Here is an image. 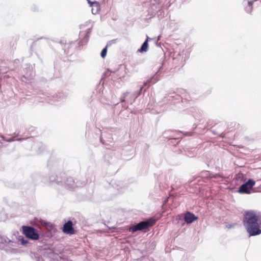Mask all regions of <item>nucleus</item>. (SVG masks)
Wrapping results in <instances>:
<instances>
[{"label": "nucleus", "mask_w": 261, "mask_h": 261, "mask_svg": "<svg viewBox=\"0 0 261 261\" xmlns=\"http://www.w3.org/2000/svg\"><path fill=\"white\" fill-rule=\"evenodd\" d=\"M129 93V92H126L123 93L120 98V101L121 102H124L125 101V98L128 95V94Z\"/></svg>", "instance_id": "6ab92c4d"}, {"label": "nucleus", "mask_w": 261, "mask_h": 261, "mask_svg": "<svg viewBox=\"0 0 261 261\" xmlns=\"http://www.w3.org/2000/svg\"><path fill=\"white\" fill-rule=\"evenodd\" d=\"M59 43L62 44V45H64V46L63 47V49L64 50V52L66 53V54H68L69 53L68 51H66V49L68 48L70 46V44H66L63 41H60L59 42Z\"/></svg>", "instance_id": "aec40b11"}, {"label": "nucleus", "mask_w": 261, "mask_h": 261, "mask_svg": "<svg viewBox=\"0 0 261 261\" xmlns=\"http://www.w3.org/2000/svg\"><path fill=\"white\" fill-rule=\"evenodd\" d=\"M57 97H59V98H60V97H61L60 95H57Z\"/></svg>", "instance_id": "2f4dec72"}, {"label": "nucleus", "mask_w": 261, "mask_h": 261, "mask_svg": "<svg viewBox=\"0 0 261 261\" xmlns=\"http://www.w3.org/2000/svg\"><path fill=\"white\" fill-rule=\"evenodd\" d=\"M108 47H104L101 51L100 56L102 58H105L107 55Z\"/></svg>", "instance_id": "4be33fe9"}, {"label": "nucleus", "mask_w": 261, "mask_h": 261, "mask_svg": "<svg viewBox=\"0 0 261 261\" xmlns=\"http://www.w3.org/2000/svg\"><path fill=\"white\" fill-rule=\"evenodd\" d=\"M90 23V21H87V22H86L84 24H81L80 25V29L81 30H83Z\"/></svg>", "instance_id": "b1692460"}, {"label": "nucleus", "mask_w": 261, "mask_h": 261, "mask_svg": "<svg viewBox=\"0 0 261 261\" xmlns=\"http://www.w3.org/2000/svg\"><path fill=\"white\" fill-rule=\"evenodd\" d=\"M92 29V26L87 29L85 32H84L82 30L80 32L79 42L80 46L84 45L88 42Z\"/></svg>", "instance_id": "0eeeda50"}, {"label": "nucleus", "mask_w": 261, "mask_h": 261, "mask_svg": "<svg viewBox=\"0 0 261 261\" xmlns=\"http://www.w3.org/2000/svg\"><path fill=\"white\" fill-rule=\"evenodd\" d=\"M256 0H254V1H248L247 2V6H246L245 7V11L247 13H251L252 11V9H253V7H252V5H253V2L254 1H256Z\"/></svg>", "instance_id": "2eb2a0df"}, {"label": "nucleus", "mask_w": 261, "mask_h": 261, "mask_svg": "<svg viewBox=\"0 0 261 261\" xmlns=\"http://www.w3.org/2000/svg\"><path fill=\"white\" fill-rule=\"evenodd\" d=\"M109 72H112L113 71H111L109 69H108L107 71L106 72V74L108 75L109 74Z\"/></svg>", "instance_id": "c756f323"}, {"label": "nucleus", "mask_w": 261, "mask_h": 261, "mask_svg": "<svg viewBox=\"0 0 261 261\" xmlns=\"http://www.w3.org/2000/svg\"><path fill=\"white\" fill-rule=\"evenodd\" d=\"M49 180L50 182H55L57 184H62V181L59 179L58 177H55L54 176H50L49 177Z\"/></svg>", "instance_id": "f3484780"}, {"label": "nucleus", "mask_w": 261, "mask_h": 261, "mask_svg": "<svg viewBox=\"0 0 261 261\" xmlns=\"http://www.w3.org/2000/svg\"><path fill=\"white\" fill-rule=\"evenodd\" d=\"M25 139V138H17L16 139V140H17L18 141H21L24 140Z\"/></svg>", "instance_id": "c85d7f7f"}, {"label": "nucleus", "mask_w": 261, "mask_h": 261, "mask_svg": "<svg viewBox=\"0 0 261 261\" xmlns=\"http://www.w3.org/2000/svg\"><path fill=\"white\" fill-rule=\"evenodd\" d=\"M148 43L147 41H145L142 44L141 47L138 49V51L140 53L146 52L148 50Z\"/></svg>", "instance_id": "dca6fc26"}, {"label": "nucleus", "mask_w": 261, "mask_h": 261, "mask_svg": "<svg viewBox=\"0 0 261 261\" xmlns=\"http://www.w3.org/2000/svg\"><path fill=\"white\" fill-rule=\"evenodd\" d=\"M255 184V181L253 179H249L240 187L238 192L242 194H250Z\"/></svg>", "instance_id": "423d86ee"}, {"label": "nucleus", "mask_w": 261, "mask_h": 261, "mask_svg": "<svg viewBox=\"0 0 261 261\" xmlns=\"http://www.w3.org/2000/svg\"><path fill=\"white\" fill-rule=\"evenodd\" d=\"M243 224L249 237L261 234V214L253 211L245 212Z\"/></svg>", "instance_id": "f257e3e1"}, {"label": "nucleus", "mask_w": 261, "mask_h": 261, "mask_svg": "<svg viewBox=\"0 0 261 261\" xmlns=\"http://www.w3.org/2000/svg\"><path fill=\"white\" fill-rule=\"evenodd\" d=\"M151 40H152V38H149L148 36H147L146 39L145 41H147V43H148V41Z\"/></svg>", "instance_id": "cd10ccee"}, {"label": "nucleus", "mask_w": 261, "mask_h": 261, "mask_svg": "<svg viewBox=\"0 0 261 261\" xmlns=\"http://www.w3.org/2000/svg\"><path fill=\"white\" fill-rule=\"evenodd\" d=\"M116 43V40H112L107 42L106 46L109 47L112 44H114Z\"/></svg>", "instance_id": "393cba45"}, {"label": "nucleus", "mask_w": 261, "mask_h": 261, "mask_svg": "<svg viewBox=\"0 0 261 261\" xmlns=\"http://www.w3.org/2000/svg\"><path fill=\"white\" fill-rule=\"evenodd\" d=\"M159 80V77H158L157 72L151 78L147 80L144 83L143 85L140 88L139 92L135 96L133 102L135 100V99L140 95L141 91L143 90V88L145 86H147V88H148L150 84H153L156 83Z\"/></svg>", "instance_id": "6e6552de"}, {"label": "nucleus", "mask_w": 261, "mask_h": 261, "mask_svg": "<svg viewBox=\"0 0 261 261\" xmlns=\"http://www.w3.org/2000/svg\"><path fill=\"white\" fill-rule=\"evenodd\" d=\"M198 219L194 214L187 212L185 214L184 220L188 224H191Z\"/></svg>", "instance_id": "4468645a"}, {"label": "nucleus", "mask_w": 261, "mask_h": 261, "mask_svg": "<svg viewBox=\"0 0 261 261\" xmlns=\"http://www.w3.org/2000/svg\"><path fill=\"white\" fill-rule=\"evenodd\" d=\"M63 232L66 234H73L74 233L75 231L73 227V223L71 220H68L66 222L63 227L62 229Z\"/></svg>", "instance_id": "9b49d317"}, {"label": "nucleus", "mask_w": 261, "mask_h": 261, "mask_svg": "<svg viewBox=\"0 0 261 261\" xmlns=\"http://www.w3.org/2000/svg\"><path fill=\"white\" fill-rule=\"evenodd\" d=\"M65 185L66 187L69 189H73L75 187L81 186L78 182H75L74 179L72 177H69L66 178Z\"/></svg>", "instance_id": "f8f14e48"}, {"label": "nucleus", "mask_w": 261, "mask_h": 261, "mask_svg": "<svg viewBox=\"0 0 261 261\" xmlns=\"http://www.w3.org/2000/svg\"><path fill=\"white\" fill-rule=\"evenodd\" d=\"M64 261H68V260H64Z\"/></svg>", "instance_id": "f704fd0d"}, {"label": "nucleus", "mask_w": 261, "mask_h": 261, "mask_svg": "<svg viewBox=\"0 0 261 261\" xmlns=\"http://www.w3.org/2000/svg\"><path fill=\"white\" fill-rule=\"evenodd\" d=\"M35 76V72L33 70V68L31 66H29L24 69V74L21 77L20 80L22 82H24V80L29 81L33 78Z\"/></svg>", "instance_id": "9d476101"}, {"label": "nucleus", "mask_w": 261, "mask_h": 261, "mask_svg": "<svg viewBox=\"0 0 261 261\" xmlns=\"http://www.w3.org/2000/svg\"><path fill=\"white\" fill-rule=\"evenodd\" d=\"M193 116H194V117H195V118L197 117V116H196V115H193Z\"/></svg>", "instance_id": "473e14b6"}, {"label": "nucleus", "mask_w": 261, "mask_h": 261, "mask_svg": "<svg viewBox=\"0 0 261 261\" xmlns=\"http://www.w3.org/2000/svg\"><path fill=\"white\" fill-rule=\"evenodd\" d=\"M0 137L2 138L3 140H4L8 142H11L14 141L15 140L14 138H10L9 139H6L5 137L3 136L1 134H0Z\"/></svg>", "instance_id": "5701e85b"}, {"label": "nucleus", "mask_w": 261, "mask_h": 261, "mask_svg": "<svg viewBox=\"0 0 261 261\" xmlns=\"http://www.w3.org/2000/svg\"><path fill=\"white\" fill-rule=\"evenodd\" d=\"M18 239L20 241L22 245L28 246V244H29V241L28 240L25 239L22 236H20Z\"/></svg>", "instance_id": "a211bd4d"}, {"label": "nucleus", "mask_w": 261, "mask_h": 261, "mask_svg": "<svg viewBox=\"0 0 261 261\" xmlns=\"http://www.w3.org/2000/svg\"><path fill=\"white\" fill-rule=\"evenodd\" d=\"M43 252L42 250H37L35 252H31L30 257L36 261H44L42 257Z\"/></svg>", "instance_id": "ddd939ff"}, {"label": "nucleus", "mask_w": 261, "mask_h": 261, "mask_svg": "<svg viewBox=\"0 0 261 261\" xmlns=\"http://www.w3.org/2000/svg\"><path fill=\"white\" fill-rule=\"evenodd\" d=\"M181 99L182 98L180 95L174 92L171 94H168L167 96L165 97L163 101L167 103H175L180 101Z\"/></svg>", "instance_id": "1a4fd4ad"}, {"label": "nucleus", "mask_w": 261, "mask_h": 261, "mask_svg": "<svg viewBox=\"0 0 261 261\" xmlns=\"http://www.w3.org/2000/svg\"><path fill=\"white\" fill-rule=\"evenodd\" d=\"M179 138H173V139H172V141H171V143H173V144H177L178 142H179L178 141H177V140Z\"/></svg>", "instance_id": "a878e982"}, {"label": "nucleus", "mask_w": 261, "mask_h": 261, "mask_svg": "<svg viewBox=\"0 0 261 261\" xmlns=\"http://www.w3.org/2000/svg\"><path fill=\"white\" fill-rule=\"evenodd\" d=\"M44 228L42 232L39 233L40 239L42 237H46L50 238L53 237L54 233L55 232V226L49 222H45L44 223Z\"/></svg>", "instance_id": "39448f33"}, {"label": "nucleus", "mask_w": 261, "mask_h": 261, "mask_svg": "<svg viewBox=\"0 0 261 261\" xmlns=\"http://www.w3.org/2000/svg\"><path fill=\"white\" fill-rule=\"evenodd\" d=\"M0 243L5 244L4 249L8 253L15 254L18 251L16 248L18 245L17 241L11 240L6 236H0Z\"/></svg>", "instance_id": "f03ea898"}, {"label": "nucleus", "mask_w": 261, "mask_h": 261, "mask_svg": "<svg viewBox=\"0 0 261 261\" xmlns=\"http://www.w3.org/2000/svg\"><path fill=\"white\" fill-rule=\"evenodd\" d=\"M22 230L23 234L28 239L32 240L40 239V234L37 230L31 226L23 225L22 226Z\"/></svg>", "instance_id": "20e7f679"}, {"label": "nucleus", "mask_w": 261, "mask_h": 261, "mask_svg": "<svg viewBox=\"0 0 261 261\" xmlns=\"http://www.w3.org/2000/svg\"><path fill=\"white\" fill-rule=\"evenodd\" d=\"M122 107L125 108H127L128 107L127 106V107H125V106L122 105Z\"/></svg>", "instance_id": "7c9ffc66"}, {"label": "nucleus", "mask_w": 261, "mask_h": 261, "mask_svg": "<svg viewBox=\"0 0 261 261\" xmlns=\"http://www.w3.org/2000/svg\"><path fill=\"white\" fill-rule=\"evenodd\" d=\"M100 141H101V142L102 144H108V143H107V142H106L103 140V138H102V137L100 138Z\"/></svg>", "instance_id": "bb28decb"}, {"label": "nucleus", "mask_w": 261, "mask_h": 261, "mask_svg": "<svg viewBox=\"0 0 261 261\" xmlns=\"http://www.w3.org/2000/svg\"><path fill=\"white\" fill-rule=\"evenodd\" d=\"M156 220L153 218L142 221L132 226L129 231L132 232H135L139 230L146 231L150 227L153 226Z\"/></svg>", "instance_id": "7ed1b4c3"}, {"label": "nucleus", "mask_w": 261, "mask_h": 261, "mask_svg": "<svg viewBox=\"0 0 261 261\" xmlns=\"http://www.w3.org/2000/svg\"><path fill=\"white\" fill-rule=\"evenodd\" d=\"M93 5H95V7H96V10L94 11V8H92V13L93 14H96L97 13V12L98 11V9H99V7H98V3H96V2H94L93 3H92V4H91V6H93Z\"/></svg>", "instance_id": "412c9836"}, {"label": "nucleus", "mask_w": 261, "mask_h": 261, "mask_svg": "<svg viewBox=\"0 0 261 261\" xmlns=\"http://www.w3.org/2000/svg\"><path fill=\"white\" fill-rule=\"evenodd\" d=\"M87 1H88L89 3H91V2L89 0H87Z\"/></svg>", "instance_id": "72a5a7b5"}]
</instances>
